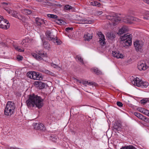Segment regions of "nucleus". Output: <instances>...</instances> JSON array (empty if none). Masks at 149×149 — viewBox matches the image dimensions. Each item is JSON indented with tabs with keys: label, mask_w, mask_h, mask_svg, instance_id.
Instances as JSON below:
<instances>
[{
	"label": "nucleus",
	"mask_w": 149,
	"mask_h": 149,
	"mask_svg": "<svg viewBox=\"0 0 149 149\" xmlns=\"http://www.w3.org/2000/svg\"><path fill=\"white\" fill-rule=\"evenodd\" d=\"M117 105L119 107H122L123 106V104L120 102H117L116 103Z\"/></svg>",
	"instance_id": "44"
},
{
	"label": "nucleus",
	"mask_w": 149,
	"mask_h": 149,
	"mask_svg": "<svg viewBox=\"0 0 149 149\" xmlns=\"http://www.w3.org/2000/svg\"><path fill=\"white\" fill-rule=\"evenodd\" d=\"M24 12L25 13H27V14L28 15L31 14V13L32 12L31 10L27 9L25 10Z\"/></svg>",
	"instance_id": "42"
},
{
	"label": "nucleus",
	"mask_w": 149,
	"mask_h": 149,
	"mask_svg": "<svg viewBox=\"0 0 149 149\" xmlns=\"http://www.w3.org/2000/svg\"><path fill=\"white\" fill-rule=\"evenodd\" d=\"M81 23L82 24H91L92 23L93 21L92 20H90L88 19H84L82 20L81 21Z\"/></svg>",
	"instance_id": "21"
},
{
	"label": "nucleus",
	"mask_w": 149,
	"mask_h": 149,
	"mask_svg": "<svg viewBox=\"0 0 149 149\" xmlns=\"http://www.w3.org/2000/svg\"><path fill=\"white\" fill-rule=\"evenodd\" d=\"M65 9L69 10L72 8V7L69 5H66L65 6Z\"/></svg>",
	"instance_id": "41"
},
{
	"label": "nucleus",
	"mask_w": 149,
	"mask_h": 149,
	"mask_svg": "<svg viewBox=\"0 0 149 149\" xmlns=\"http://www.w3.org/2000/svg\"><path fill=\"white\" fill-rule=\"evenodd\" d=\"M51 66L55 68H57L58 67V65H56V64L53 63L51 64Z\"/></svg>",
	"instance_id": "50"
},
{
	"label": "nucleus",
	"mask_w": 149,
	"mask_h": 149,
	"mask_svg": "<svg viewBox=\"0 0 149 149\" xmlns=\"http://www.w3.org/2000/svg\"><path fill=\"white\" fill-rule=\"evenodd\" d=\"M120 149H136L132 145L122 146Z\"/></svg>",
	"instance_id": "27"
},
{
	"label": "nucleus",
	"mask_w": 149,
	"mask_h": 149,
	"mask_svg": "<svg viewBox=\"0 0 149 149\" xmlns=\"http://www.w3.org/2000/svg\"><path fill=\"white\" fill-rule=\"evenodd\" d=\"M147 0H143V1L144 2L146 3V2Z\"/></svg>",
	"instance_id": "58"
},
{
	"label": "nucleus",
	"mask_w": 149,
	"mask_h": 149,
	"mask_svg": "<svg viewBox=\"0 0 149 149\" xmlns=\"http://www.w3.org/2000/svg\"><path fill=\"white\" fill-rule=\"evenodd\" d=\"M92 36L89 33H86L84 35V38L85 40H89L92 38Z\"/></svg>",
	"instance_id": "23"
},
{
	"label": "nucleus",
	"mask_w": 149,
	"mask_h": 149,
	"mask_svg": "<svg viewBox=\"0 0 149 149\" xmlns=\"http://www.w3.org/2000/svg\"><path fill=\"white\" fill-rule=\"evenodd\" d=\"M121 127L120 124L118 125H114L113 126V130L114 131H119L120 128H121Z\"/></svg>",
	"instance_id": "28"
},
{
	"label": "nucleus",
	"mask_w": 149,
	"mask_h": 149,
	"mask_svg": "<svg viewBox=\"0 0 149 149\" xmlns=\"http://www.w3.org/2000/svg\"><path fill=\"white\" fill-rule=\"evenodd\" d=\"M23 58V57L21 56L18 55L17 57V59L18 61L22 60Z\"/></svg>",
	"instance_id": "45"
},
{
	"label": "nucleus",
	"mask_w": 149,
	"mask_h": 149,
	"mask_svg": "<svg viewBox=\"0 0 149 149\" xmlns=\"http://www.w3.org/2000/svg\"><path fill=\"white\" fill-rule=\"evenodd\" d=\"M112 54L113 56L117 58H121L123 57L122 54H119L118 52L116 51H113Z\"/></svg>",
	"instance_id": "18"
},
{
	"label": "nucleus",
	"mask_w": 149,
	"mask_h": 149,
	"mask_svg": "<svg viewBox=\"0 0 149 149\" xmlns=\"http://www.w3.org/2000/svg\"><path fill=\"white\" fill-rule=\"evenodd\" d=\"M6 10L7 11L8 13H10L12 12L11 11H10V9L9 8H7V9H6Z\"/></svg>",
	"instance_id": "52"
},
{
	"label": "nucleus",
	"mask_w": 149,
	"mask_h": 149,
	"mask_svg": "<svg viewBox=\"0 0 149 149\" xmlns=\"http://www.w3.org/2000/svg\"><path fill=\"white\" fill-rule=\"evenodd\" d=\"M143 19H146V20H148V17H143Z\"/></svg>",
	"instance_id": "56"
},
{
	"label": "nucleus",
	"mask_w": 149,
	"mask_h": 149,
	"mask_svg": "<svg viewBox=\"0 0 149 149\" xmlns=\"http://www.w3.org/2000/svg\"><path fill=\"white\" fill-rule=\"evenodd\" d=\"M88 84L89 85H90V86H91V85H92L93 84V82H88Z\"/></svg>",
	"instance_id": "54"
},
{
	"label": "nucleus",
	"mask_w": 149,
	"mask_h": 149,
	"mask_svg": "<svg viewBox=\"0 0 149 149\" xmlns=\"http://www.w3.org/2000/svg\"><path fill=\"white\" fill-rule=\"evenodd\" d=\"M11 13H12V16L16 18H18V19L20 20H22L20 18H19V17H18V13L16 11H13V12H11Z\"/></svg>",
	"instance_id": "31"
},
{
	"label": "nucleus",
	"mask_w": 149,
	"mask_h": 149,
	"mask_svg": "<svg viewBox=\"0 0 149 149\" xmlns=\"http://www.w3.org/2000/svg\"><path fill=\"white\" fill-rule=\"evenodd\" d=\"M57 20V23L58 24H63V22H63V21L62 20L58 19Z\"/></svg>",
	"instance_id": "43"
},
{
	"label": "nucleus",
	"mask_w": 149,
	"mask_h": 149,
	"mask_svg": "<svg viewBox=\"0 0 149 149\" xmlns=\"http://www.w3.org/2000/svg\"><path fill=\"white\" fill-rule=\"evenodd\" d=\"M43 47L46 49H49L50 48V45L47 43V42L45 41H43Z\"/></svg>",
	"instance_id": "24"
},
{
	"label": "nucleus",
	"mask_w": 149,
	"mask_h": 149,
	"mask_svg": "<svg viewBox=\"0 0 149 149\" xmlns=\"http://www.w3.org/2000/svg\"><path fill=\"white\" fill-rule=\"evenodd\" d=\"M14 111H11L8 109H5L4 110V114L7 116H11L14 113Z\"/></svg>",
	"instance_id": "19"
},
{
	"label": "nucleus",
	"mask_w": 149,
	"mask_h": 149,
	"mask_svg": "<svg viewBox=\"0 0 149 149\" xmlns=\"http://www.w3.org/2000/svg\"><path fill=\"white\" fill-rule=\"evenodd\" d=\"M91 4L93 6H95L98 7H100L101 5V3L96 1H93L91 2Z\"/></svg>",
	"instance_id": "25"
},
{
	"label": "nucleus",
	"mask_w": 149,
	"mask_h": 149,
	"mask_svg": "<svg viewBox=\"0 0 149 149\" xmlns=\"http://www.w3.org/2000/svg\"><path fill=\"white\" fill-rule=\"evenodd\" d=\"M98 36L99 37L100 40L99 42L102 45H104L105 44V39L104 36L101 33V32H99L97 34Z\"/></svg>",
	"instance_id": "7"
},
{
	"label": "nucleus",
	"mask_w": 149,
	"mask_h": 149,
	"mask_svg": "<svg viewBox=\"0 0 149 149\" xmlns=\"http://www.w3.org/2000/svg\"><path fill=\"white\" fill-rule=\"evenodd\" d=\"M38 54L39 55H40V56H41L42 58V57H47V55L46 53H42V52H39Z\"/></svg>",
	"instance_id": "35"
},
{
	"label": "nucleus",
	"mask_w": 149,
	"mask_h": 149,
	"mask_svg": "<svg viewBox=\"0 0 149 149\" xmlns=\"http://www.w3.org/2000/svg\"><path fill=\"white\" fill-rule=\"evenodd\" d=\"M76 58L82 64H84L83 59L80 55H77L76 56Z\"/></svg>",
	"instance_id": "29"
},
{
	"label": "nucleus",
	"mask_w": 149,
	"mask_h": 149,
	"mask_svg": "<svg viewBox=\"0 0 149 149\" xmlns=\"http://www.w3.org/2000/svg\"><path fill=\"white\" fill-rule=\"evenodd\" d=\"M35 83L36 85H38L39 88L40 89L44 88L46 85L45 83L41 81H36Z\"/></svg>",
	"instance_id": "15"
},
{
	"label": "nucleus",
	"mask_w": 149,
	"mask_h": 149,
	"mask_svg": "<svg viewBox=\"0 0 149 149\" xmlns=\"http://www.w3.org/2000/svg\"><path fill=\"white\" fill-rule=\"evenodd\" d=\"M76 81L77 82H78L80 84L81 83V81L80 80H78V79H76Z\"/></svg>",
	"instance_id": "55"
},
{
	"label": "nucleus",
	"mask_w": 149,
	"mask_h": 149,
	"mask_svg": "<svg viewBox=\"0 0 149 149\" xmlns=\"http://www.w3.org/2000/svg\"><path fill=\"white\" fill-rule=\"evenodd\" d=\"M148 85V83L147 82H143L141 80V83L140 84H138V85L140 86L141 87H146Z\"/></svg>",
	"instance_id": "26"
},
{
	"label": "nucleus",
	"mask_w": 149,
	"mask_h": 149,
	"mask_svg": "<svg viewBox=\"0 0 149 149\" xmlns=\"http://www.w3.org/2000/svg\"><path fill=\"white\" fill-rule=\"evenodd\" d=\"M134 45L136 51H139L141 49L143 43L141 41L137 40L134 42Z\"/></svg>",
	"instance_id": "6"
},
{
	"label": "nucleus",
	"mask_w": 149,
	"mask_h": 149,
	"mask_svg": "<svg viewBox=\"0 0 149 149\" xmlns=\"http://www.w3.org/2000/svg\"><path fill=\"white\" fill-rule=\"evenodd\" d=\"M82 83L83 85H84L85 86H86L88 84V81H84L82 82Z\"/></svg>",
	"instance_id": "49"
},
{
	"label": "nucleus",
	"mask_w": 149,
	"mask_h": 149,
	"mask_svg": "<svg viewBox=\"0 0 149 149\" xmlns=\"http://www.w3.org/2000/svg\"><path fill=\"white\" fill-rule=\"evenodd\" d=\"M132 35L131 34L127 33L124 34L123 36H120V38L126 46H128L132 44Z\"/></svg>",
	"instance_id": "2"
},
{
	"label": "nucleus",
	"mask_w": 149,
	"mask_h": 149,
	"mask_svg": "<svg viewBox=\"0 0 149 149\" xmlns=\"http://www.w3.org/2000/svg\"><path fill=\"white\" fill-rule=\"evenodd\" d=\"M148 67L145 63H141V62L138 64V68L140 70H145Z\"/></svg>",
	"instance_id": "11"
},
{
	"label": "nucleus",
	"mask_w": 149,
	"mask_h": 149,
	"mask_svg": "<svg viewBox=\"0 0 149 149\" xmlns=\"http://www.w3.org/2000/svg\"><path fill=\"white\" fill-rule=\"evenodd\" d=\"M132 84L135 86H136L138 87H140L138 85V84H141V80L140 79L138 78H136L134 79L132 81Z\"/></svg>",
	"instance_id": "13"
},
{
	"label": "nucleus",
	"mask_w": 149,
	"mask_h": 149,
	"mask_svg": "<svg viewBox=\"0 0 149 149\" xmlns=\"http://www.w3.org/2000/svg\"><path fill=\"white\" fill-rule=\"evenodd\" d=\"M146 3H148V4H149V0H147V1H146Z\"/></svg>",
	"instance_id": "57"
},
{
	"label": "nucleus",
	"mask_w": 149,
	"mask_h": 149,
	"mask_svg": "<svg viewBox=\"0 0 149 149\" xmlns=\"http://www.w3.org/2000/svg\"><path fill=\"white\" fill-rule=\"evenodd\" d=\"M10 27L9 22L4 19L3 17L0 15V28L3 29H7Z\"/></svg>",
	"instance_id": "4"
},
{
	"label": "nucleus",
	"mask_w": 149,
	"mask_h": 149,
	"mask_svg": "<svg viewBox=\"0 0 149 149\" xmlns=\"http://www.w3.org/2000/svg\"><path fill=\"white\" fill-rule=\"evenodd\" d=\"M32 40H31L28 37H26L25 38V39L23 40L22 42L21 43V44L22 45H23V46H24L25 47H27V45H26V44H24V43H30L31 42Z\"/></svg>",
	"instance_id": "14"
},
{
	"label": "nucleus",
	"mask_w": 149,
	"mask_h": 149,
	"mask_svg": "<svg viewBox=\"0 0 149 149\" xmlns=\"http://www.w3.org/2000/svg\"><path fill=\"white\" fill-rule=\"evenodd\" d=\"M46 34L48 40H52L53 42L54 41V40L57 37L56 36H54L53 34V33H51L49 31H47Z\"/></svg>",
	"instance_id": "9"
},
{
	"label": "nucleus",
	"mask_w": 149,
	"mask_h": 149,
	"mask_svg": "<svg viewBox=\"0 0 149 149\" xmlns=\"http://www.w3.org/2000/svg\"><path fill=\"white\" fill-rule=\"evenodd\" d=\"M8 109L11 111H14L15 109L14 104L13 102L8 101L5 109Z\"/></svg>",
	"instance_id": "10"
},
{
	"label": "nucleus",
	"mask_w": 149,
	"mask_h": 149,
	"mask_svg": "<svg viewBox=\"0 0 149 149\" xmlns=\"http://www.w3.org/2000/svg\"><path fill=\"white\" fill-rule=\"evenodd\" d=\"M54 43H56L57 45H60L61 44L62 42L60 40H58L57 39V38L54 40L53 41Z\"/></svg>",
	"instance_id": "37"
},
{
	"label": "nucleus",
	"mask_w": 149,
	"mask_h": 149,
	"mask_svg": "<svg viewBox=\"0 0 149 149\" xmlns=\"http://www.w3.org/2000/svg\"><path fill=\"white\" fill-rule=\"evenodd\" d=\"M142 120L146 123H149V118H148L146 117L145 116H144Z\"/></svg>",
	"instance_id": "39"
},
{
	"label": "nucleus",
	"mask_w": 149,
	"mask_h": 149,
	"mask_svg": "<svg viewBox=\"0 0 149 149\" xmlns=\"http://www.w3.org/2000/svg\"><path fill=\"white\" fill-rule=\"evenodd\" d=\"M102 13V11H100L97 12V14L98 15H100Z\"/></svg>",
	"instance_id": "51"
},
{
	"label": "nucleus",
	"mask_w": 149,
	"mask_h": 149,
	"mask_svg": "<svg viewBox=\"0 0 149 149\" xmlns=\"http://www.w3.org/2000/svg\"><path fill=\"white\" fill-rule=\"evenodd\" d=\"M146 109H144L143 108H140V110H139V111L142 113L144 114L145 110H146Z\"/></svg>",
	"instance_id": "46"
},
{
	"label": "nucleus",
	"mask_w": 149,
	"mask_h": 149,
	"mask_svg": "<svg viewBox=\"0 0 149 149\" xmlns=\"http://www.w3.org/2000/svg\"><path fill=\"white\" fill-rule=\"evenodd\" d=\"M107 19L110 21V24L113 25H116L118 24L120 20V18L116 14H115L114 15H108L106 17Z\"/></svg>",
	"instance_id": "3"
},
{
	"label": "nucleus",
	"mask_w": 149,
	"mask_h": 149,
	"mask_svg": "<svg viewBox=\"0 0 149 149\" xmlns=\"http://www.w3.org/2000/svg\"><path fill=\"white\" fill-rule=\"evenodd\" d=\"M24 26L25 28L27 30H30L31 28V26H30V24L27 22H26L24 23Z\"/></svg>",
	"instance_id": "33"
},
{
	"label": "nucleus",
	"mask_w": 149,
	"mask_h": 149,
	"mask_svg": "<svg viewBox=\"0 0 149 149\" xmlns=\"http://www.w3.org/2000/svg\"><path fill=\"white\" fill-rule=\"evenodd\" d=\"M34 128L36 130H39L43 131L46 130V128L45 125L42 123L40 124L38 123H33Z\"/></svg>",
	"instance_id": "5"
},
{
	"label": "nucleus",
	"mask_w": 149,
	"mask_h": 149,
	"mask_svg": "<svg viewBox=\"0 0 149 149\" xmlns=\"http://www.w3.org/2000/svg\"><path fill=\"white\" fill-rule=\"evenodd\" d=\"M32 55L33 57L38 61L43 60L42 58V57L40 56V55L39 54L38 55L34 53H32Z\"/></svg>",
	"instance_id": "20"
},
{
	"label": "nucleus",
	"mask_w": 149,
	"mask_h": 149,
	"mask_svg": "<svg viewBox=\"0 0 149 149\" xmlns=\"http://www.w3.org/2000/svg\"><path fill=\"white\" fill-rule=\"evenodd\" d=\"M15 49L17 50L18 51L21 52H23L24 51V50L23 49H21L19 48V47H15Z\"/></svg>",
	"instance_id": "40"
},
{
	"label": "nucleus",
	"mask_w": 149,
	"mask_h": 149,
	"mask_svg": "<svg viewBox=\"0 0 149 149\" xmlns=\"http://www.w3.org/2000/svg\"><path fill=\"white\" fill-rule=\"evenodd\" d=\"M36 0V1H42V0Z\"/></svg>",
	"instance_id": "59"
},
{
	"label": "nucleus",
	"mask_w": 149,
	"mask_h": 149,
	"mask_svg": "<svg viewBox=\"0 0 149 149\" xmlns=\"http://www.w3.org/2000/svg\"><path fill=\"white\" fill-rule=\"evenodd\" d=\"M43 99L41 97L33 94L29 96V99L26 101V104L29 108L33 107L36 105L38 108H41L43 105Z\"/></svg>",
	"instance_id": "1"
},
{
	"label": "nucleus",
	"mask_w": 149,
	"mask_h": 149,
	"mask_svg": "<svg viewBox=\"0 0 149 149\" xmlns=\"http://www.w3.org/2000/svg\"><path fill=\"white\" fill-rule=\"evenodd\" d=\"M32 79L34 80H40L42 79L41 76L39 74V73L36 72H33Z\"/></svg>",
	"instance_id": "12"
},
{
	"label": "nucleus",
	"mask_w": 149,
	"mask_h": 149,
	"mask_svg": "<svg viewBox=\"0 0 149 149\" xmlns=\"http://www.w3.org/2000/svg\"><path fill=\"white\" fill-rule=\"evenodd\" d=\"M109 39L111 40H113L116 38V36L113 33H107V36Z\"/></svg>",
	"instance_id": "22"
},
{
	"label": "nucleus",
	"mask_w": 149,
	"mask_h": 149,
	"mask_svg": "<svg viewBox=\"0 0 149 149\" xmlns=\"http://www.w3.org/2000/svg\"><path fill=\"white\" fill-rule=\"evenodd\" d=\"M33 74V72H29L27 73V76L29 78L32 79Z\"/></svg>",
	"instance_id": "38"
},
{
	"label": "nucleus",
	"mask_w": 149,
	"mask_h": 149,
	"mask_svg": "<svg viewBox=\"0 0 149 149\" xmlns=\"http://www.w3.org/2000/svg\"><path fill=\"white\" fill-rule=\"evenodd\" d=\"M47 16L49 17L54 19L57 18L58 17V16L57 15L51 14H48L47 15Z\"/></svg>",
	"instance_id": "36"
},
{
	"label": "nucleus",
	"mask_w": 149,
	"mask_h": 149,
	"mask_svg": "<svg viewBox=\"0 0 149 149\" xmlns=\"http://www.w3.org/2000/svg\"><path fill=\"white\" fill-rule=\"evenodd\" d=\"M73 29V28L72 27H67L65 29V31L67 32H68L69 30H72Z\"/></svg>",
	"instance_id": "47"
},
{
	"label": "nucleus",
	"mask_w": 149,
	"mask_h": 149,
	"mask_svg": "<svg viewBox=\"0 0 149 149\" xmlns=\"http://www.w3.org/2000/svg\"><path fill=\"white\" fill-rule=\"evenodd\" d=\"M134 20L135 18L133 17L128 16L124 17L123 21L125 23L131 24L132 23V21Z\"/></svg>",
	"instance_id": "8"
},
{
	"label": "nucleus",
	"mask_w": 149,
	"mask_h": 149,
	"mask_svg": "<svg viewBox=\"0 0 149 149\" xmlns=\"http://www.w3.org/2000/svg\"><path fill=\"white\" fill-rule=\"evenodd\" d=\"M149 111L148 110L146 109L143 114L148 116V115H149Z\"/></svg>",
	"instance_id": "48"
},
{
	"label": "nucleus",
	"mask_w": 149,
	"mask_h": 149,
	"mask_svg": "<svg viewBox=\"0 0 149 149\" xmlns=\"http://www.w3.org/2000/svg\"><path fill=\"white\" fill-rule=\"evenodd\" d=\"M128 30V28L127 27L124 26L121 29H120L118 32V34L119 35H121L122 34L126 33Z\"/></svg>",
	"instance_id": "17"
},
{
	"label": "nucleus",
	"mask_w": 149,
	"mask_h": 149,
	"mask_svg": "<svg viewBox=\"0 0 149 149\" xmlns=\"http://www.w3.org/2000/svg\"><path fill=\"white\" fill-rule=\"evenodd\" d=\"M92 70L95 73L97 74L98 75L100 74H102L101 72L98 70V69L97 68H93Z\"/></svg>",
	"instance_id": "32"
},
{
	"label": "nucleus",
	"mask_w": 149,
	"mask_h": 149,
	"mask_svg": "<svg viewBox=\"0 0 149 149\" xmlns=\"http://www.w3.org/2000/svg\"><path fill=\"white\" fill-rule=\"evenodd\" d=\"M36 23L38 26H40L41 25L45 24V22L43 19L37 17L35 19Z\"/></svg>",
	"instance_id": "16"
},
{
	"label": "nucleus",
	"mask_w": 149,
	"mask_h": 149,
	"mask_svg": "<svg viewBox=\"0 0 149 149\" xmlns=\"http://www.w3.org/2000/svg\"><path fill=\"white\" fill-rule=\"evenodd\" d=\"M134 115L138 118L141 119V120H142V119H143V118L144 116H143L142 114L137 112H135L134 113Z\"/></svg>",
	"instance_id": "30"
},
{
	"label": "nucleus",
	"mask_w": 149,
	"mask_h": 149,
	"mask_svg": "<svg viewBox=\"0 0 149 149\" xmlns=\"http://www.w3.org/2000/svg\"><path fill=\"white\" fill-rule=\"evenodd\" d=\"M45 71L46 73L48 74H50V73H51V72L48 70H46Z\"/></svg>",
	"instance_id": "53"
},
{
	"label": "nucleus",
	"mask_w": 149,
	"mask_h": 149,
	"mask_svg": "<svg viewBox=\"0 0 149 149\" xmlns=\"http://www.w3.org/2000/svg\"><path fill=\"white\" fill-rule=\"evenodd\" d=\"M149 101V99L148 98H144L142 100H141V102L142 104H145L146 103L148 102Z\"/></svg>",
	"instance_id": "34"
}]
</instances>
